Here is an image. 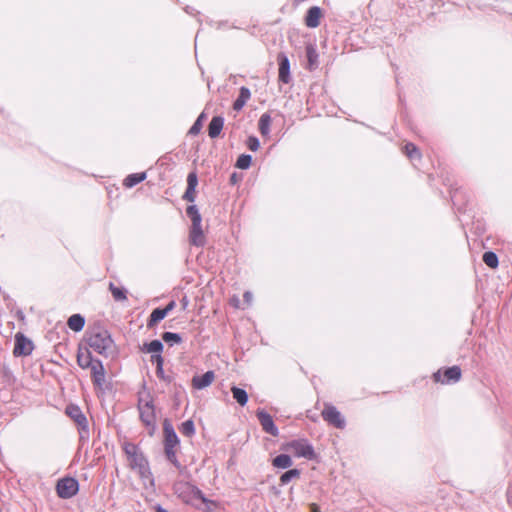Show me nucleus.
<instances>
[{"mask_svg":"<svg viewBox=\"0 0 512 512\" xmlns=\"http://www.w3.org/2000/svg\"><path fill=\"white\" fill-rule=\"evenodd\" d=\"M87 345L96 353L107 356L113 345L110 333L103 328L97 327L87 332Z\"/></svg>","mask_w":512,"mask_h":512,"instance_id":"obj_1","label":"nucleus"},{"mask_svg":"<svg viewBox=\"0 0 512 512\" xmlns=\"http://www.w3.org/2000/svg\"><path fill=\"white\" fill-rule=\"evenodd\" d=\"M123 450L132 469L138 470L142 477H146V475L151 474L148 461L136 444L131 442H124Z\"/></svg>","mask_w":512,"mask_h":512,"instance_id":"obj_2","label":"nucleus"},{"mask_svg":"<svg viewBox=\"0 0 512 512\" xmlns=\"http://www.w3.org/2000/svg\"><path fill=\"white\" fill-rule=\"evenodd\" d=\"M173 491L183 502L187 504L194 505L198 500L202 503L207 502L202 491L195 485L186 481H176L173 484Z\"/></svg>","mask_w":512,"mask_h":512,"instance_id":"obj_3","label":"nucleus"},{"mask_svg":"<svg viewBox=\"0 0 512 512\" xmlns=\"http://www.w3.org/2000/svg\"><path fill=\"white\" fill-rule=\"evenodd\" d=\"M138 410L142 423L149 429V434L152 435L156 427V413L153 400L140 398L138 401Z\"/></svg>","mask_w":512,"mask_h":512,"instance_id":"obj_4","label":"nucleus"},{"mask_svg":"<svg viewBox=\"0 0 512 512\" xmlns=\"http://www.w3.org/2000/svg\"><path fill=\"white\" fill-rule=\"evenodd\" d=\"M285 449L292 452L296 457H303L312 460L316 453L312 444L305 438L295 439L285 445Z\"/></svg>","mask_w":512,"mask_h":512,"instance_id":"obj_5","label":"nucleus"},{"mask_svg":"<svg viewBox=\"0 0 512 512\" xmlns=\"http://www.w3.org/2000/svg\"><path fill=\"white\" fill-rule=\"evenodd\" d=\"M79 483L73 477H64L58 480L56 484L57 495L62 499H69L77 494Z\"/></svg>","mask_w":512,"mask_h":512,"instance_id":"obj_6","label":"nucleus"},{"mask_svg":"<svg viewBox=\"0 0 512 512\" xmlns=\"http://www.w3.org/2000/svg\"><path fill=\"white\" fill-rule=\"evenodd\" d=\"M67 415L72 418L79 428L80 438H88V421L81 409L77 405H68L66 408Z\"/></svg>","mask_w":512,"mask_h":512,"instance_id":"obj_7","label":"nucleus"},{"mask_svg":"<svg viewBox=\"0 0 512 512\" xmlns=\"http://www.w3.org/2000/svg\"><path fill=\"white\" fill-rule=\"evenodd\" d=\"M324 421L335 428L343 429L346 426V421L342 414L332 404L326 403L321 412Z\"/></svg>","mask_w":512,"mask_h":512,"instance_id":"obj_8","label":"nucleus"},{"mask_svg":"<svg viewBox=\"0 0 512 512\" xmlns=\"http://www.w3.org/2000/svg\"><path fill=\"white\" fill-rule=\"evenodd\" d=\"M257 419L264 432L276 437L279 434V430L274 423L272 416L263 409L256 411Z\"/></svg>","mask_w":512,"mask_h":512,"instance_id":"obj_9","label":"nucleus"},{"mask_svg":"<svg viewBox=\"0 0 512 512\" xmlns=\"http://www.w3.org/2000/svg\"><path fill=\"white\" fill-rule=\"evenodd\" d=\"M433 377L436 382L443 384L456 383L461 378V369L459 366H452L444 371L443 377L440 371L434 373Z\"/></svg>","mask_w":512,"mask_h":512,"instance_id":"obj_10","label":"nucleus"},{"mask_svg":"<svg viewBox=\"0 0 512 512\" xmlns=\"http://www.w3.org/2000/svg\"><path fill=\"white\" fill-rule=\"evenodd\" d=\"M32 351L33 343L23 334H16L13 354L15 356H28L32 353Z\"/></svg>","mask_w":512,"mask_h":512,"instance_id":"obj_11","label":"nucleus"},{"mask_svg":"<svg viewBox=\"0 0 512 512\" xmlns=\"http://www.w3.org/2000/svg\"><path fill=\"white\" fill-rule=\"evenodd\" d=\"M88 369H90L93 384L97 387H102L106 380V373L102 362L99 359H95Z\"/></svg>","mask_w":512,"mask_h":512,"instance_id":"obj_12","label":"nucleus"},{"mask_svg":"<svg viewBox=\"0 0 512 512\" xmlns=\"http://www.w3.org/2000/svg\"><path fill=\"white\" fill-rule=\"evenodd\" d=\"M215 372L212 370L207 371L203 375H195L191 380V385L196 390H202L210 386L215 380Z\"/></svg>","mask_w":512,"mask_h":512,"instance_id":"obj_13","label":"nucleus"},{"mask_svg":"<svg viewBox=\"0 0 512 512\" xmlns=\"http://www.w3.org/2000/svg\"><path fill=\"white\" fill-rule=\"evenodd\" d=\"M164 433V447H179L180 440L172 426V424L165 420L163 423Z\"/></svg>","mask_w":512,"mask_h":512,"instance_id":"obj_14","label":"nucleus"},{"mask_svg":"<svg viewBox=\"0 0 512 512\" xmlns=\"http://www.w3.org/2000/svg\"><path fill=\"white\" fill-rule=\"evenodd\" d=\"M277 61L279 64V81L288 84L291 81L289 58L284 53H280L278 54Z\"/></svg>","mask_w":512,"mask_h":512,"instance_id":"obj_15","label":"nucleus"},{"mask_svg":"<svg viewBox=\"0 0 512 512\" xmlns=\"http://www.w3.org/2000/svg\"><path fill=\"white\" fill-rule=\"evenodd\" d=\"M322 17V11L318 6H312L308 9L305 24L309 28H316L320 25V19Z\"/></svg>","mask_w":512,"mask_h":512,"instance_id":"obj_16","label":"nucleus"},{"mask_svg":"<svg viewBox=\"0 0 512 512\" xmlns=\"http://www.w3.org/2000/svg\"><path fill=\"white\" fill-rule=\"evenodd\" d=\"M189 238L191 244L194 246L200 247L204 245L205 238L201 223H195L191 225Z\"/></svg>","mask_w":512,"mask_h":512,"instance_id":"obj_17","label":"nucleus"},{"mask_svg":"<svg viewBox=\"0 0 512 512\" xmlns=\"http://www.w3.org/2000/svg\"><path fill=\"white\" fill-rule=\"evenodd\" d=\"M224 118L222 116H214L208 125V135L210 138H217L223 129Z\"/></svg>","mask_w":512,"mask_h":512,"instance_id":"obj_18","label":"nucleus"},{"mask_svg":"<svg viewBox=\"0 0 512 512\" xmlns=\"http://www.w3.org/2000/svg\"><path fill=\"white\" fill-rule=\"evenodd\" d=\"M95 358H93L91 351L89 348H79L77 353V364L82 369H88L89 366L94 362Z\"/></svg>","mask_w":512,"mask_h":512,"instance_id":"obj_19","label":"nucleus"},{"mask_svg":"<svg viewBox=\"0 0 512 512\" xmlns=\"http://www.w3.org/2000/svg\"><path fill=\"white\" fill-rule=\"evenodd\" d=\"M250 97H251L250 90L247 87L242 86L240 88L239 95H238L237 99L233 103V109L236 111H240L245 106V104L250 99Z\"/></svg>","mask_w":512,"mask_h":512,"instance_id":"obj_20","label":"nucleus"},{"mask_svg":"<svg viewBox=\"0 0 512 512\" xmlns=\"http://www.w3.org/2000/svg\"><path fill=\"white\" fill-rule=\"evenodd\" d=\"M306 57L308 61L307 68L312 71L318 66V52L316 47L312 44L306 46Z\"/></svg>","mask_w":512,"mask_h":512,"instance_id":"obj_21","label":"nucleus"},{"mask_svg":"<svg viewBox=\"0 0 512 512\" xmlns=\"http://www.w3.org/2000/svg\"><path fill=\"white\" fill-rule=\"evenodd\" d=\"M67 325L71 330L79 332L84 328L85 318L81 314H73L69 317Z\"/></svg>","mask_w":512,"mask_h":512,"instance_id":"obj_22","label":"nucleus"},{"mask_svg":"<svg viewBox=\"0 0 512 512\" xmlns=\"http://www.w3.org/2000/svg\"><path fill=\"white\" fill-rule=\"evenodd\" d=\"M178 448L179 447H164V453L166 459L177 469L181 470L183 469V466L181 465L177 457Z\"/></svg>","mask_w":512,"mask_h":512,"instance_id":"obj_23","label":"nucleus"},{"mask_svg":"<svg viewBox=\"0 0 512 512\" xmlns=\"http://www.w3.org/2000/svg\"><path fill=\"white\" fill-rule=\"evenodd\" d=\"M146 172L129 174L123 181L126 188H132L146 179Z\"/></svg>","mask_w":512,"mask_h":512,"instance_id":"obj_24","label":"nucleus"},{"mask_svg":"<svg viewBox=\"0 0 512 512\" xmlns=\"http://www.w3.org/2000/svg\"><path fill=\"white\" fill-rule=\"evenodd\" d=\"M167 316L166 312L163 310V308H156L154 309L147 321V327L152 328L154 327L158 322L163 320Z\"/></svg>","mask_w":512,"mask_h":512,"instance_id":"obj_25","label":"nucleus"},{"mask_svg":"<svg viewBox=\"0 0 512 512\" xmlns=\"http://www.w3.org/2000/svg\"><path fill=\"white\" fill-rule=\"evenodd\" d=\"M272 464L276 468L287 469L292 466L293 461L289 455L280 454L273 459Z\"/></svg>","mask_w":512,"mask_h":512,"instance_id":"obj_26","label":"nucleus"},{"mask_svg":"<svg viewBox=\"0 0 512 512\" xmlns=\"http://www.w3.org/2000/svg\"><path fill=\"white\" fill-rule=\"evenodd\" d=\"M231 392H232L233 398L236 400V402L240 406H245L247 404L248 394L244 389L239 388L237 386H232Z\"/></svg>","mask_w":512,"mask_h":512,"instance_id":"obj_27","label":"nucleus"},{"mask_svg":"<svg viewBox=\"0 0 512 512\" xmlns=\"http://www.w3.org/2000/svg\"><path fill=\"white\" fill-rule=\"evenodd\" d=\"M301 471L299 469H290L283 473L280 477V485L284 486L290 483L293 480H297L300 478Z\"/></svg>","mask_w":512,"mask_h":512,"instance_id":"obj_28","label":"nucleus"},{"mask_svg":"<svg viewBox=\"0 0 512 512\" xmlns=\"http://www.w3.org/2000/svg\"><path fill=\"white\" fill-rule=\"evenodd\" d=\"M163 344L160 340H152L149 343H144L142 351L146 353L161 354L163 351Z\"/></svg>","mask_w":512,"mask_h":512,"instance_id":"obj_29","label":"nucleus"},{"mask_svg":"<svg viewBox=\"0 0 512 512\" xmlns=\"http://www.w3.org/2000/svg\"><path fill=\"white\" fill-rule=\"evenodd\" d=\"M271 117L268 113L261 115L259 119V131L263 136H267L270 133Z\"/></svg>","mask_w":512,"mask_h":512,"instance_id":"obj_30","label":"nucleus"},{"mask_svg":"<svg viewBox=\"0 0 512 512\" xmlns=\"http://www.w3.org/2000/svg\"><path fill=\"white\" fill-rule=\"evenodd\" d=\"M109 290L115 301L127 300V291L124 288H119L115 286L113 283H110Z\"/></svg>","mask_w":512,"mask_h":512,"instance_id":"obj_31","label":"nucleus"},{"mask_svg":"<svg viewBox=\"0 0 512 512\" xmlns=\"http://www.w3.org/2000/svg\"><path fill=\"white\" fill-rule=\"evenodd\" d=\"M179 431L183 436L192 437L195 434V425L193 420L189 419L184 421L180 425Z\"/></svg>","mask_w":512,"mask_h":512,"instance_id":"obj_32","label":"nucleus"},{"mask_svg":"<svg viewBox=\"0 0 512 512\" xmlns=\"http://www.w3.org/2000/svg\"><path fill=\"white\" fill-rule=\"evenodd\" d=\"M186 214L190 218L192 224L202 223V217L196 205L188 206Z\"/></svg>","mask_w":512,"mask_h":512,"instance_id":"obj_33","label":"nucleus"},{"mask_svg":"<svg viewBox=\"0 0 512 512\" xmlns=\"http://www.w3.org/2000/svg\"><path fill=\"white\" fill-rule=\"evenodd\" d=\"M483 262L490 268L498 267L499 261L496 253L492 251H487L483 254Z\"/></svg>","mask_w":512,"mask_h":512,"instance_id":"obj_34","label":"nucleus"},{"mask_svg":"<svg viewBox=\"0 0 512 512\" xmlns=\"http://www.w3.org/2000/svg\"><path fill=\"white\" fill-rule=\"evenodd\" d=\"M162 339L163 341H165L167 344H169L170 346L174 345V344H180L182 343V337L180 334L178 333H173V332H164L162 334Z\"/></svg>","mask_w":512,"mask_h":512,"instance_id":"obj_35","label":"nucleus"},{"mask_svg":"<svg viewBox=\"0 0 512 512\" xmlns=\"http://www.w3.org/2000/svg\"><path fill=\"white\" fill-rule=\"evenodd\" d=\"M404 152L407 155V157L411 160L421 158V154L418 148L413 143H407L404 146Z\"/></svg>","mask_w":512,"mask_h":512,"instance_id":"obj_36","label":"nucleus"},{"mask_svg":"<svg viewBox=\"0 0 512 512\" xmlns=\"http://www.w3.org/2000/svg\"><path fill=\"white\" fill-rule=\"evenodd\" d=\"M205 118H206V115L204 112H202L197 117L196 121L194 122V124L191 126V128L189 130V133L191 135H197L198 133H200L202 126H203V121L205 120Z\"/></svg>","mask_w":512,"mask_h":512,"instance_id":"obj_37","label":"nucleus"},{"mask_svg":"<svg viewBox=\"0 0 512 512\" xmlns=\"http://www.w3.org/2000/svg\"><path fill=\"white\" fill-rule=\"evenodd\" d=\"M252 157L249 154H241L237 161L236 167L239 169H248L251 165Z\"/></svg>","mask_w":512,"mask_h":512,"instance_id":"obj_38","label":"nucleus"},{"mask_svg":"<svg viewBox=\"0 0 512 512\" xmlns=\"http://www.w3.org/2000/svg\"><path fill=\"white\" fill-rule=\"evenodd\" d=\"M198 185V177L195 172H190L187 176V187H190L191 190L196 189Z\"/></svg>","mask_w":512,"mask_h":512,"instance_id":"obj_39","label":"nucleus"},{"mask_svg":"<svg viewBox=\"0 0 512 512\" xmlns=\"http://www.w3.org/2000/svg\"><path fill=\"white\" fill-rule=\"evenodd\" d=\"M247 146L251 151H257L260 147L259 139L255 136L248 137Z\"/></svg>","mask_w":512,"mask_h":512,"instance_id":"obj_40","label":"nucleus"},{"mask_svg":"<svg viewBox=\"0 0 512 512\" xmlns=\"http://www.w3.org/2000/svg\"><path fill=\"white\" fill-rule=\"evenodd\" d=\"M196 197V189L191 190L190 187L186 188V191L183 195V199L189 202H194Z\"/></svg>","mask_w":512,"mask_h":512,"instance_id":"obj_41","label":"nucleus"},{"mask_svg":"<svg viewBox=\"0 0 512 512\" xmlns=\"http://www.w3.org/2000/svg\"><path fill=\"white\" fill-rule=\"evenodd\" d=\"M151 362L153 364H156V368H160V367H163L164 365V358L162 357L161 354H153L151 355Z\"/></svg>","mask_w":512,"mask_h":512,"instance_id":"obj_42","label":"nucleus"},{"mask_svg":"<svg viewBox=\"0 0 512 512\" xmlns=\"http://www.w3.org/2000/svg\"><path fill=\"white\" fill-rule=\"evenodd\" d=\"M176 307V302L174 300H171L164 308L163 310L168 315L174 308Z\"/></svg>","mask_w":512,"mask_h":512,"instance_id":"obj_43","label":"nucleus"},{"mask_svg":"<svg viewBox=\"0 0 512 512\" xmlns=\"http://www.w3.org/2000/svg\"><path fill=\"white\" fill-rule=\"evenodd\" d=\"M180 303H181V306H182V310H186V308L188 307L189 305V300L187 298V296H184L181 300H180Z\"/></svg>","mask_w":512,"mask_h":512,"instance_id":"obj_44","label":"nucleus"},{"mask_svg":"<svg viewBox=\"0 0 512 512\" xmlns=\"http://www.w3.org/2000/svg\"><path fill=\"white\" fill-rule=\"evenodd\" d=\"M156 375L158 378L160 379H165V375H164V369L163 367H160V368H156Z\"/></svg>","mask_w":512,"mask_h":512,"instance_id":"obj_45","label":"nucleus"},{"mask_svg":"<svg viewBox=\"0 0 512 512\" xmlns=\"http://www.w3.org/2000/svg\"><path fill=\"white\" fill-rule=\"evenodd\" d=\"M310 511L311 512H321V509H320V506L315 504V503H312L310 505Z\"/></svg>","mask_w":512,"mask_h":512,"instance_id":"obj_46","label":"nucleus"},{"mask_svg":"<svg viewBox=\"0 0 512 512\" xmlns=\"http://www.w3.org/2000/svg\"><path fill=\"white\" fill-rule=\"evenodd\" d=\"M154 509H155V512H168L161 505H156Z\"/></svg>","mask_w":512,"mask_h":512,"instance_id":"obj_47","label":"nucleus"},{"mask_svg":"<svg viewBox=\"0 0 512 512\" xmlns=\"http://www.w3.org/2000/svg\"><path fill=\"white\" fill-rule=\"evenodd\" d=\"M244 298L246 301L250 302L251 299H252V294L250 292H245L244 293Z\"/></svg>","mask_w":512,"mask_h":512,"instance_id":"obj_48","label":"nucleus"},{"mask_svg":"<svg viewBox=\"0 0 512 512\" xmlns=\"http://www.w3.org/2000/svg\"><path fill=\"white\" fill-rule=\"evenodd\" d=\"M455 198H456V193L451 195V199H452L453 202L455 201Z\"/></svg>","mask_w":512,"mask_h":512,"instance_id":"obj_49","label":"nucleus"},{"mask_svg":"<svg viewBox=\"0 0 512 512\" xmlns=\"http://www.w3.org/2000/svg\"><path fill=\"white\" fill-rule=\"evenodd\" d=\"M231 180H235V174L232 175Z\"/></svg>","mask_w":512,"mask_h":512,"instance_id":"obj_50","label":"nucleus"}]
</instances>
